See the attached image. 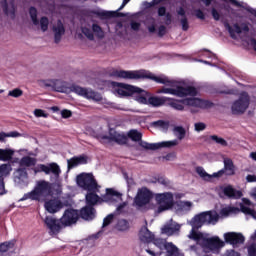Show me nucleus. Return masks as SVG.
<instances>
[{"label":"nucleus","mask_w":256,"mask_h":256,"mask_svg":"<svg viewBox=\"0 0 256 256\" xmlns=\"http://www.w3.org/2000/svg\"><path fill=\"white\" fill-rule=\"evenodd\" d=\"M110 75L111 77H116L118 79H150L155 83L165 85V87L158 90V93L164 95H174V97H197L198 93L197 88L193 86H179L177 80H173L165 74L156 76L148 70H113Z\"/></svg>","instance_id":"1"},{"label":"nucleus","mask_w":256,"mask_h":256,"mask_svg":"<svg viewBox=\"0 0 256 256\" xmlns=\"http://www.w3.org/2000/svg\"><path fill=\"white\" fill-rule=\"evenodd\" d=\"M219 222V214L217 211H205L199 214H196L188 224L192 227L188 237L196 241V244L189 246L190 253H193L196 256H202L205 253V248L199 243L200 239L197 237L199 232L197 230L201 229L203 225H217Z\"/></svg>","instance_id":"2"},{"label":"nucleus","mask_w":256,"mask_h":256,"mask_svg":"<svg viewBox=\"0 0 256 256\" xmlns=\"http://www.w3.org/2000/svg\"><path fill=\"white\" fill-rule=\"evenodd\" d=\"M52 195H61V186L57 183H50L45 180H39L36 182L34 189L23 195L20 201H39L43 202L47 197Z\"/></svg>","instance_id":"3"},{"label":"nucleus","mask_w":256,"mask_h":256,"mask_svg":"<svg viewBox=\"0 0 256 256\" xmlns=\"http://www.w3.org/2000/svg\"><path fill=\"white\" fill-rule=\"evenodd\" d=\"M156 201L160 203L158 207V213H163V211H169V209H175L176 215H186L191 211L193 207V202L191 201H179L175 204V199L173 198V193L165 192L161 194H156Z\"/></svg>","instance_id":"4"},{"label":"nucleus","mask_w":256,"mask_h":256,"mask_svg":"<svg viewBox=\"0 0 256 256\" xmlns=\"http://www.w3.org/2000/svg\"><path fill=\"white\" fill-rule=\"evenodd\" d=\"M79 221V212L75 209H67L60 219L46 216L44 222L52 235H57L65 227H71Z\"/></svg>","instance_id":"5"},{"label":"nucleus","mask_w":256,"mask_h":256,"mask_svg":"<svg viewBox=\"0 0 256 256\" xmlns=\"http://www.w3.org/2000/svg\"><path fill=\"white\" fill-rule=\"evenodd\" d=\"M112 85L117 87L116 93L119 97H131V95H134L135 100L138 103H141L142 105H149V99L146 97L147 91L125 83L113 82Z\"/></svg>","instance_id":"6"},{"label":"nucleus","mask_w":256,"mask_h":256,"mask_svg":"<svg viewBox=\"0 0 256 256\" xmlns=\"http://www.w3.org/2000/svg\"><path fill=\"white\" fill-rule=\"evenodd\" d=\"M168 101V106L171 107L172 109H175V111H183L185 109V106L183 105H188L190 107H198V109H211L213 107V102L209 100H203L199 98H195V96H192V98H186L182 101L169 98L167 99Z\"/></svg>","instance_id":"7"},{"label":"nucleus","mask_w":256,"mask_h":256,"mask_svg":"<svg viewBox=\"0 0 256 256\" xmlns=\"http://www.w3.org/2000/svg\"><path fill=\"white\" fill-rule=\"evenodd\" d=\"M197 238L200 239L199 243L202 245L205 253H218L223 247L225 242L219 236L209 237V234L198 232Z\"/></svg>","instance_id":"8"},{"label":"nucleus","mask_w":256,"mask_h":256,"mask_svg":"<svg viewBox=\"0 0 256 256\" xmlns=\"http://www.w3.org/2000/svg\"><path fill=\"white\" fill-rule=\"evenodd\" d=\"M76 183L84 191H99L100 187L92 173H82L77 176Z\"/></svg>","instance_id":"9"},{"label":"nucleus","mask_w":256,"mask_h":256,"mask_svg":"<svg viewBox=\"0 0 256 256\" xmlns=\"http://www.w3.org/2000/svg\"><path fill=\"white\" fill-rule=\"evenodd\" d=\"M32 171L34 175H37V173H45V175H53L51 177V181H59V177L61 175V167H59V164L52 162L48 165L45 164H38L36 167L32 168Z\"/></svg>","instance_id":"10"},{"label":"nucleus","mask_w":256,"mask_h":256,"mask_svg":"<svg viewBox=\"0 0 256 256\" xmlns=\"http://www.w3.org/2000/svg\"><path fill=\"white\" fill-rule=\"evenodd\" d=\"M153 199V194L147 188H141L138 190L137 195L134 198L133 205L138 211H143V207L149 205Z\"/></svg>","instance_id":"11"},{"label":"nucleus","mask_w":256,"mask_h":256,"mask_svg":"<svg viewBox=\"0 0 256 256\" xmlns=\"http://www.w3.org/2000/svg\"><path fill=\"white\" fill-rule=\"evenodd\" d=\"M250 98L247 92H242L239 98L232 104L233 115H243L249 109Z\"/></svg>","instance_id":"12"},{"label":"nucleus","mask_w":256,"mask_h":256,"mask_svg":"<svg viewBox=\"0 0 256 256\" xmlns=\"http://www.w3.org/2000/svg\"><path fill=\"white\" fill-rule=\"evenodd\" d=\"M249 25H251L249 22H242L240 24L235 23L231 26L228 22H224V27L228 31L231 39H237V35H247L250 31Z\"/></svg>","instance_id":"13"},{"label":"nucleus","mask_w":256,"mask_h":256,"mask_svg":"<svg viewBox=\"0 0 256 256\" xmlns=\"http://www.w3.org/2000/svg\"><path fill=\"white\" fill-rule=\"evenodd\" d=\"M70 91H72V93H76V95H80V97H84L85 99H91L92 101L99 102L103 100V96H101L100 93L93 91L92 89L72 85L70 87Z\"/></svg>","instance_id":"14"},{"label":"nucleus","mask_w":256,"mask_h":256,"mask_svg":"<svg viewBox=\"0 0 256 256\" xmlns=\"http://www.w3.org/2000/svg\"><path fill=\"white\" fill-rule=\"evenodd\" d=\"M99 141L101 143H117L118 145H125L127 144V135L110 129L109 135H102L99 138Z\"/></svg>","instance_id":"15"},{"label":"nucleus","mask_w":256,"mask_h":256,"mask_svg":"<svg viewBox=\"0 0 256 256\" xmlns=\"http://www.w3.org/2000/svg\"><path fill=\"white\" fill-rule=\"evenodd\" d=\"M140 147H143V149H148L150 151H157V149H163V148H171V147H177L179 145V141L177 140H170V141H162L158 143H148L143 140L139 141Z\"/></svg>","instance_id":"16"},{"label":"nucleus","mask_w":256,"mask_h":256,"mask_svg":"<svg viewBox=\"0 0 256 256\" xmlns=\"http://www.w3.org/2000/svg\"><path fill=\"white\" fill-rule=\"evenodd\" d=\"M13 180L17 187H27L29 185V174L27 168L19 167L13 172Z\"/></svg>","instance_id":"17"},{"label":"nucleus","mask_w":256,"mask_h":256,"mask_svg":"<svg viewBox=\"0 0 256 256\" xmlns=\"http://www.w3.org/2000/svg\"><path fill=\"white\" fill-rule=\"evenodd\" d=\"M219 197L222 199H225V197L227 199H241V197H243V193L233 188V186L227 185L220 188Z\"/></svg>","instance_id":"18"},{"label":"nucleus","mask_w":256,"mask_h":256,"mask_svg":"<svg viewBox=\"0 0 256 256\" xmlns=\"http://www.w3.org/2000/svg\"><path fill=\"white\" fill-rule=\"evenodd\" d=\"M224 241L233 245V247H237V245H243L245 243V236L241 233L228 232L224 233Z\"/></svg>","instance_id":"19"},{"label":"nucleus","mask_w":256,"mask_h":256,"mask_svg":"<svg viewBox=\"0 0 256 256\" xmlns=\"http://www.w3.org/2000/svg\"><path fill=\"white\" fill-rule=\"evenodd\" d=\"M152 243L156 247H158L160 251L156 252L151 249H146V253H148V255H151V256H161L163 255V251H166L167 245H169L171 242H167V240L163 238H155L154 236V240L152 241Z\"/></svg>","instance_id":"20"},{"label":"nucleus","mask_w":256,"mask_h":256,"mask_svg":"<svg viewBox=\"0 0 256 256\" xmlns=\"http://www.w3.org/2000/svg\"><path fill=\"white\" fill-rule=\"evenodd\" d=\"M11 171H13L11 164L0 165V195L7 194V190H5V177H7Z\"/></svg>","instance_id":"21"},{"label":"nucleus","mask_w":256,"mask_h":256,"mask_svg":"<svg viewBox=\"0 0 256 256\" xmlns=\"http://www.w3.org/2000/svg\"><path fill=\"white\" fill-rule=\"evenodd\" d=\"M179 231H181V224L175 222L173 219H170L162 228V233L164 235H179Z\"/></svg>","instance_id":"22"},{"label":"nucleus","mask_w":256,"mask_h":256,"mask_svg":"<svg viewBox=\"0 0 256 256\" xmlns=\"http://www.w3.org/2000/svg\"><path fill=\"white\" fill-rule=\"evenodd\" d=\"M126 5L127 4L122 2L121 6L117 9L116 12L101 10V9L93 10L92 15H96V17H99V19H111V17H115V15H117V13H119V11H123V9H125Z\"/></svg>","instance_id":"23"},{"label":"nucleus","mask_w":256,"mask_h":256,"mask_svg":"<svg viewBox=\"0 0 256 256\" xmlns=\"http://www.w3.org/2000/svg\"><path fill=\"white\" fill-rule=\"evenodd\" d=\"M196 173L199 175V177H201V179H203V181H211L213 178L223 177L225 170H219L211 175L205 171V168L197 166Z\"/></svg>","instance_id":"24"},{"label":"nucleus","mask_w":256,"mask_h":256,"mask_svg":"<svg viewBox=\"0 0 256 256\" xmlns=\"http://www.w3.org/2000/svg\"><path fill=\"white\" fill-rule=\"evenodd\" d=\"M103 197V201L106 203H117V201H123V194L121 192L116 191L113 188H107L106 194Z\"/></svg>","instance_id":"25"},{"label":"nucleus","mask_w":256,"mask_h":256,"mask_svg":"<svg viewBox=\"0 0 256 256\" xmlns=\"http://www.w3.org/2000/svg\"><path fill=\"white\" fill-rule=\"evenodd\" d=\"M138 237L140 242L144 243L145 245H149V243H153V241H155V234L151 232L147 226L141 227Z\"/></svg>","instance_id":"26"},{"label":"nucleus","mask_w":256,"mask_h":256,"mask_svg":"<svg viewBox=\"0 0 256 256\" xmlns=\"http://www.w3.org/2000/svg\"><path fill=\"white\" fill-rule=\"evenodd\" d=\"M88 162L89 157L87 155L74 156L67 160L68 171H71L74 167H78V165H87Z\"/></svg>","instance_id":"27"},{"label":"nucleus","mask_w":256,"mask_h":256,"mask_svg":"<svg viewBox=\"0 0 256 256\" xmlns=\"http://www.w3.org/2000/svg\"><path fill=\"white\" fill-rule=\"evenodd\" d=\"M52 31L54 33V42L61 43L62 37L65 35V25L61 20H57L56 25L52 27Z\"/></svg>","instance_id":"28"},{"label":"nucleus","mask_w":256,"mask_h":256,"mask_svg":"<svg viewBox=\"0 0 256 256\" xmlns=\"http://www.w3.org/2000/svg\"><path fill=\"white\" fill-rule=\"evenodd\" d=\"M44 207L48 213H57V211H60L61 207H63V203H61L59 199H51L45 201Z\"/></svg>","instance_id":"29"},{"label":"nucleus","mask_w":256,"mask_h":256,"mask_svg":"<svg viewBox=\"0 0 256 256\" xmlns=\"http://www.w3.org/2000/svg\"><path fill=\"white\" fill-rule=\"evenodd\" d=\"M1 5L5 15L15 19V0H11L9 3L7 0H2Z\"/></svg>","instance_id":"30"},{"label":"nucleus","mask_w":256,"mask_h":256,"mask_svg":"<svg viewBox=\"0 0 256 256\" xmlns=\"http://www.w3.org/2000/svg\"><path fill=\"white\" fill-rule=\"evenodd\" d=\"M80 217L84 219V221H93L95 208L86 204V206L80 210Z\"/></svg>","instance_id":"31"},{"label":"nucleus","mask_w":256,"mask_h":256,"mask_svg":"<svg viewBox=\"0 0 256 256\" xmlns=\"http://www.w3.org/2000/svg\"><path fill=\"white\" fill-rule=\"evenodd\" d=\"M169 99V97L166 96H150L148 98V105H151V107H163L165 105V102Z\"/></svg>","instance_id":"32"},{"label":"nucleus","mask_w":256,"mask_h":256,"mask_svg":"<svg viewBox=\"0 0 256 256\" xmlns=\"http://www.w3.org/2000/svg\"><path fill=\"white\" fill-rule=\"evenodd\" d=\"M98 191H90L86 194L85 199H86V205L90 207H95L96 203H99L101 197L97 195Z\"/></svg>","instance_id":"33"},{"label":"nucleus","mask_w":256,"mask_h":256,"mask_svg":"<svg viewBox=\"0 0 256 256\" xmlns=\"http://www.w3.org/2000/svg\"><path fill=\"white\" fill-rule=\"evenodd\" d=\"M172 131H173V135H175L177 138V139H174V141H178V145H179V141H183V139H185V136L187 135V130H185L183 126H174Z\"/></svg>","instance_id":"34"},{"label":"nucleus","mask_w":256,"mask_h":256,"mask_svg":"<svg viewBox=\"0 0 256 256\" xmlns=\"http://www.w3.org/2000/svg\"><path fill=\"white\" fill-rule=\"evenodd\" d=\"M20 167H35L37 165V158H33L31 156H24L20 159L19 162Z\"/></svg>","instance_id":"35"},{"label":"nucleus","mask_w":256,"mask_h":256,"mask_svg":"<svg viewBox=\"0 0 256 256\" xmlns=\"http://www.w3.org/2000/svg\"><path fill=\"white\" fill-rule=\"evenodd\" d=\"M228 1L234 7H240L242 9H246V11H248V13H251V15H254V17H256V9L247 6V3L239 2L238 0H228Z\"/></svg>","instance_id":"36"},{"label":"nucleus","mask_w":256,"mask_h":256,"mask_svg":"<svg viewBox=\"0 0 256 256\" xmlns=\"http://www.w3.org/2000/svg\"><path fill=\"white\" fill-rule=\"evenodd\" d=\"M13 155H15V150L13 149H1L0 148V161H11V159H13Z\"/></svg>","instance_id":"37"},{"label":"nucleus","mask_w":256,"mask_h":256,"mask_svg":"<svg viewBox=\"0 0 256 256\" xmlns=\"http://www.w3.org/2000/svg\"><path fill=\"white\" fill-rule=\"evenodd\" d=\"M165 256H183V253H181L179 248L177 246H175V244H173V242H170L166 246V254H165Z\"/></svg>","instance_id":"38"},{"label":"nucleus","mask_w":256,"mask_h":256,"mask_svg":"<svg viewBox=\"0 0 256 256\" xmlns=\"http://www.w3.org/2000/svg\"><path fill=\"white\" fill-rule=\"evenodd\" d=\"M116 229L121 233H125L131 229V224L126 219H120L116 224Z\"/></svg>","instance_id":"39"},{"label":"nucleus","mask_w":256,"mask_h":256,"mask_svg":"<svg viewBox=\"0 0 256 256\" xmlns=\"http://www.w3.org/2000/svg\"><path fill=\"white\" fill-rule=\"evenodd\" d=\"M221 171H228L227 175H235V165L233 164V160L229 158L224 159V169Z\"/></svg>","instance_id":"40"},{"label":"nucleus","mask_w":256,"mask_h":256,"mask_svg":"<svg viewBox=\"0 0 256 256\" xmlns=\"http://www.w3.org/2000/svg\"><path fill=\"white\" fill-rule=\"evenodd\" d=\"M15 247V241H6L4 243L0 244V256L5 255L7 251H11V249H14Z\"/></svg>","instance_id":"41"},{"label":"nucleus","mask_w":256,"mask_h":256,"mask_svg":"<svg viewBox=\"0 0 256 256\" xmlns=\"http://www.w3.org/2000/svg\"><path fill=\"white\" fill-rule=\"evenodd\" d=\"M235 213H239V208L235 206H227L220 210V215L222 217H229V215H233Z\"/></svg>","instance_id":"42"},{"label":"nucleus","mask_w":256,"mask_h":256,"mask_svg":"<svg viewBox=\"0 0 256 256\" xmlns=\"http://www.w3.org/2000/svg\"><path fill=\"white\" fill-rule=\"evenodd\" d=\"M153 127H157L158 129H161V131H169V121L165 120H157L152 122Z\"/></svg>","instance_id":"43"},{"label":"nucleus","mask_w":256,"mask_h":256,"mask_svg":"<svg viewBox=\"0 0 256 256\" xmlns=\"http://www.w3.org/2000/svg\"><path fill=\"white\" fill-rule=\"evenodd\" d=\"M92 33L98 39H103L105 37V32L103 31V28H101V26H99L98 24H95V23L92 24Z\"/></svg>","instance_id":"44"},{"label":"nucleus","mask_w":256,"mask_h":256,"mask_svg":"<svg viewBox=\"0 0 256 256\" xmlns=\"http://www.w3.org/2000/svg\"><path fill=\"white\" fill-rule=\"evenodd\" d=\"M128 137H129V139H131L132 141L137 143V142H140L141 139H143V134H141V132H139L137 130H130L128 132Z\"/></svg>","instance_id":"45"},{"label":"nucleus","mask_w":256,"mask_h":256,"mask_svg":"<svg viewBox=\"0 0 256 256\" xmlns=\"http://www.w3.org/2000/svg\"><path fill=\"white\" fill-rule=\"evenodd\" d=\"M29 15L33 25H39V19H37V8L31 6L29 9Z\"/></svg>","instance_id":"46"},{"label":"nucleus","mask_w":256,"mask_h":256,"mask_svg":"<svg viewBox=\"0 0 256 256\" xmlns=\"http://www.w3.org/2000/svg\"><path fill=\"white\" fill-rule=\"evenodd\" d=\"M81 31H82L83 35H85V37H87V39H89V41H95V34H93V30H91L88 27H82Z\"/></svg>","instance_id":"47"},{"label":"nucleus","mask_w":256,"mask_h":256,"mask_svg":"<svg viewBox=\"0 0 256 256\" xmlns=\"http://www.w3.org/2000/svg\"><path fill=\"white\" fill-rule=\"evenodd\" d=\"M211 141H214V143H217V145H221L222 147H227L228 143L225 139L217 136V135H211L210 136Z\"/></svg>","instance_id":"48"},{"label":"nucleus","mask_w":256,"mask_h":256,"mask_svg":"<svg viewBox=\"0 0 256 256\" xmlns=\"http://www.w3.org/2000/svg\"><path fill=\"white\" fill-rule=\"evenodd\" d=\"M40 27H41V31H43V33H45L49 29V18H47V16L41 17Z\"/></svg>","instance_id":"49"},{"label":"nucleus","mask_w":256,"mask_h":256,"mask_svg":"<svg viewBox=\"0 0 256 256\" xmlns=\"http://www.w3.org/2000/svg\"><path fill=\"white\" fill-rule=\"evenodd\" d=\"M102 233H103V231H99V232H97V233H95V234L90 235V236L86 239V241H87L88 243H90V247H93V245H95L96 239H99V237H101V234H102Z\"/></svg>","instance_id":"50"},{"label":"nucleus","mask_w":256,"mask_h":256,"mask_svg":"<svg viewBox=\"0 0 256 256\" xmlns=\"http://www.w3.org/2000/svg\"><path fill=\"white\" fill-rule=\"evenodd\" d=\"M240 211L245 215H251L252 217H255L254 210L251 209L249 206H245V204H240Z\"/></svg>","instance_id":"51"},{"label":"nucleus","mask_w":256,"mask_h":256,"mask_svg":"<svg viewBox=\"0 0 256 256\" xmlns=\"http://www.w3.org/2000/svg\"><path fill=\"white\" fill-rule=\"evenodd\" d=\"M43 87H47L50 89H56L55 87H57V80H42L41 81Z\"/></svg>","instance_id":"52"},{"label":"nucleus","mask_w":256,"mask_h":256,"mask_svg":"<svg viewBox=\"0 0 256 256\" xmlns=\"http://www.w3.org/2000/svg\"><path fill=\"white\" fill-rule=\"evenodd\" d=\"M113 219H115V214H108L103 219L102 228H105V227H108V225H111V223L113 222Z\"/></svg>","instance_id":"53"},{"label":"nucleus","mask_w":256,"mask_h":256,"mask_svg":"<svg viewBox=\"0 0 256 256\" xmlns=\"http://www.w3.org/2000/svg\"><path fill=\"white\" fill-rule=\"evenodd\" d=\"M8 95H9V97H14V98L21 97V95H23V90H21L19 88H15V89L9 91Z\"/></svg>","instance_id":"54"},{"label":"nucleus","mask_w":256,"mask_h":256,"mask_svg":"<svg viewBox=\"0 0 256 256\" xmlns=\"http://www.w3.org/2000/svg\"><path fill=\"white\" fill-rule=\"evenodd\" d=\"M201 57H207V59H217V55L211 52L210 50H204L201 54Z\"/></svg>","instance_id":"55"},{"label":"nucleus","mask_w":256,"mask_h":256,"mask_svg":"<svg viewBox=\"0 0 256 256\" xmlns=\"http://www.w3.org/2000/svg\"><path fill=\"white\" fill-rule=\"evenodd\" d=\"M194 15L196 19H200V21H205V12L201 9H195Z\"/></svg>","instance_id":"56"},{"label":"nucleus","mask_w":256,"mask_h":256,"mask_svg":"<svg viewBox=\"0 0 256 256\" xmlns=\"http://www.w3.org/2000/svg\"><path fill=\"white\" fill-rule=\"evenodd\" d=\"M182 31H189V20L187 17H183L180 19Z\"/></svg>","instance_id":"57"},{"label":"nucleus","mask_w":256,"mask_h":256,"mask_svg":"<svg viewBox=\"0 0 256 256\" xmlns=\"http://www.w3.org/2000/svg\"><path fill=\"white\" fill-rule=\"evenodd\" d=\"M248 256H256V243L253 242L248 246Z\"/></svg>","instance_id":"58"},{"label":"nucleus","mask_w":256,"mask_h":256,"mask_svg":"<svg viewBox=\"0 0 256 256\" xmlns=\"http://www.w3.org/2000/svg\"><path fill=\"white\" fill-rule=\"evenodd\" d=\"M150 23L151 24L147 26V29H148L149 33H155L157 31V27L155 25V19L151 18Z\"/></svg>","instance_id":"59"},{"label":"nucleus","mask_w":256,"mask_h":256,"mask_svg":"<svg viewBox=\"0 0 256 256\" xmlns=\"http://www.w3.org/2000/svg\"><path fill=\"white\" fill-rule=\"evenodd\" d=\"M34 115H35V117H43L44 119H47V117H49V114L45 113L41 109H35L34 110Z\"/></svg>","instance_id":"60"},{"label":"nucleus","mask_w":256,"mask_h":256,"mask_svg":"<svg viewBox=\"0 0 256 256\" xmlns=\"http://www.w3.org/2000/svg\"><path fill=\"white\" fill-rule=\"evenodd\" d=\"M194 127H195V131H197L199 133L201 131H205V128L207 126L203 122H197V123L194 124Z\"/></svg>","instance_id":"61"},{"label":"nucleus","mask_w":256,"mask_h":256,"mask_svg":"<svg viewBox=\"0 0 256 256\" xmlns=\"http://www.w3.org/2000/svg\"><path fill=\"white\" fill-rule=\"evenodd\" d=\"M211 15H212L214 21H219L221 19V14L215 8L211 9Z\"/></svg>","instance_id":"62"},{"label":"nucleus","mask_w":256,"mask_h":256,"mask_svg":"<svg viewBox=\"0 0 256 256\" xmlns=\"http://www.w3.org/2000/svg\"><path fill=\"white\" fill-rule=\"evenodd\" d=\"M130 29H132V31H139V29H141V23L131 21L130 22Z\"/></svg>","instance_id":"63"},{"label":"nucleus","mask_w":256,"mask_h":256,"mask_svg":"<svg viewBox=\"0 0 256 256\" xmlns=\"http://www.w3.org/2000/svg\"><path fill=\"white\" fill-rule=\"evenodd\" d=\"M166 33H167V27H165L164 25H161L158 28V37H165Z\"/></svg>","instance_id":"64"}]
</instances>
